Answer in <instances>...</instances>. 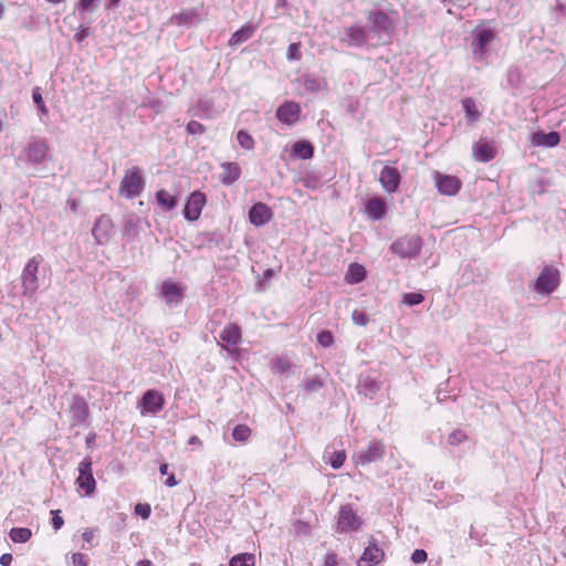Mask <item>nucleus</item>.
Segmentation results:
<instances>
[{
  "label": "nucleus",
  "mask_w": 566,
  "mask_h": 566,
  "mask_svg": "<svg viewBox=\"0 0 566 566\" xmlns=\"http://www.w3.org/2000/svg\"><path fill=\"white\" fill-rule=\"evenodd\" d=\"M145 189V178L138 167L127 169L119 185L118 193L126 199H133L142 195Z\"/></svg>",
  "instance_id": "1"
},
{
  "label": "nucleus",
  "mask_w": 566,
  "mask_h": 566,
  "mask_svg": "<svg viewBox=\"0 0 566 566\" xmlns=\"http://www.w3.org/2000/svg\"><path fill=\"white\" fill-rule=\"evenodd\" d=\"M422 241L418 235H405L395 240L390 250L402 259H412L418 256L421 251Z\"/></svg>",
  "instance_id": "2"
},
{
  "label": "nucleus",
  "mask_w": 566,
  "mask_h": 566,
  "mask_svg": "<svg viewBox=\"0 0 566 566\" xmlns=\"http://www.w3.org/2000/svg\"><path fill=\"white\" fill-rule=\"evenodd\" d=\"M385 455V443L380 440H371L368 444L357 450L353 460L357 465H367L380 461Z\"/></svg>",
  "instance_id": "3"
},
{
  "label": "nucleus",
  "mask_w": 566,
  "mask_h": 566,
  "mask_svg": "<svg viewBox=\"0 0 566 566\" xmlns=\"http://www.w3.org/2000/svg\"><path fill=\"white\" fill-rule=\"evenodd\" d=\"M559 285V271L553 265H545L534 283V290L542 295L553 293Z\"/></svg>",
  "instance_id": "4"
},
{
  "label": "nucleus",
  "mask_w": 566,
  "mask_h": 566,
  "mask_svg": "<svg viewBox=\"0 0 566 566\" xmlns=\"http://www.w3.org/2000/svg\"><path fill=\"white\" fill-rule=\"evenodd\" d=\"M363 524L361 517L350 504L340 506L337 517V533L356 532Z\"/></svg>",
  "instance_id": "5"
},
{
  "label": "nucleus",
  "mask_w": 566,
  "mask_h": 566,
  "mask_svg": "<svg viewBox=\"0 0 566 566\" xmlns=\"http://www.w3.org/2000/svg\"><path fill=\"white\" fill-rule=\"evenodd\" d=\"M186 287L181 283L166 280L161 283L159 289V296L164 300L167 306L177 307L182 303Z\"/></svg>",
  "instance_id": "6"
},
{
  "label": "nucleus",
  "mask_w": 566,
  "mask_h": 566,
  "mask_svg": "<svg viewBox=\"0 0 566 566\" xmlns=\"http://www.w3.org/2000/svg\"><path fill=\"white\" fill-rule=\"evenodd\" d=\"M40 265V258L33 256L31 258L28 263L25 264L21 281H22V287H23V294L32 295L35 293V291L39 289L38 283V270Z\"/></svg>",
  "instance_id": "7"
},
{
  "label": "nucleus",
  "mask_w": 566,
  "mask_h": 566,
  "mask_svg": "<svg viewBox=\"0 0 566 566\" xmlns=\"http://www.w3.org/2000/svg\"><path fill=\"white\" fill-rule=\"evenodd\" d=\"M367 20L370 23V31L381 35L390 36L394 29L391 19L387 13L381 10H371L367 14Z\"/></svg>",
  "instance_id": "8"
},
{
  "label": "nucleus",
  "mask_w": 566,
  "mask_h": 566,
  "mask_svg": "<svg viewBox=\"0 0 566 566\" xmlns=\"http://www.w3.org/2000/svg\"><path fill=\"white\" fill-rule=\"evenodd\" d=\"M165 406V398L163 394L155 389H149L144 392L143 397L138 402L140 413L143 416L147 413L156 415L163 410Z\"/></svg>",
  "instance_id": "9"
},
{
  "label": "nucleus",
  "mask_w": 566,
  "mask_h": 566,
  "mask_svg": "<svg viewBox=\"0 0 566 566\" xmlns=\"http://www.w3.org/2000/svg\"><path fill=\"white\" fill-rule=\"evenodd\" d=\"M77 470L78 476L76 479V483L85 491L86 495L93 494L96 489V481L92 472V459L90 457H85L78 463Z\"/></svg>",
  "instance_id": "10"
},
{
  "label": "nucleus",
  "mask_w": 566,
  "mask_h": 566,
  "mask_svg": "<svg viewBox=\"0 0 566 566\" xmlns=\"http://www.w3.org/2000/svg\"><path fill=\"white\" fill-rule=\"evenodd\" d=\"M339 41L350 48H363L368 43V34L364 27H345Z\"/></svg>",
  "instance_id": "11"
},
{
  "label": "nucleus",
  "mask_w": 566,
  "mask_h": 566,
  "mask_svg": "<svg viewBox=\"0 0 566 566\" xmlns=\"http://www.w3.org/2000/svg\"><path fill=\"white\" fill-rule=\"evenodd\" d=\"M70 423L72 427L83 426L86 423L90 410L88 405L83 397L75 396L72 398L70 409Z\"/></svg>",
  "instance_id": "12"
},
{
  "label": "nucleus",
  "mask_w": 566,
  "mask_h": 566,
  "mask_svg": "<svg viewBox=\"0 0 566 566\" xmlns=\"http://www.w3.org/2000/svg\"><path fill=\"white\" fill-rule=\"evenodd\" d=\"M434 185L441 195L454 196L460 191L462 182L455 176L436 172Z\"/></svg>",
  "instance_id": "13"
},
{
  "label": "nucleus",
  "mask_w": 566,
  "mask_h": 566,
  "mask_svg": "<svg viewBox=\"0 0 566 566\" xmlns=\"http://www.w3.org/2000/svg\"><path fill=\"white\" fill-rule=\"evenodd\" d=\"M206 205V197L200 191H193L184 208V217L188 221H197Z\"/></svg>",
  "instance_id": "14"
},
{
  "label": "nucleus",
  "mask_w": 566,
  "mask_h": 566,
  "mask_svg": "<svg viewBox=\"0 0 566 566\" xmlns=\"http://www.w3.org/2000/svg\"><path fill=\"white\" fill-rule=\"evenodd\" d=\"M276 118L289 126L298 122L301 116V106L296 102L286 101L276 109Z\"/></svg>",
  "instance_id": "15"
},
{
  "label": "nucleus",
  "mask_w": 566,
  "mask_h": 566,
  "mask_svg": "<svg viewBox=\"0 0 566 566\" xmlns=\"http://www.w3.org/2000/svg\"><path fill=\"white\" fill-rule=\"evenodd\" d=\"M379 182L387 193H394L400 186L401 175L397 168L385 166L379 174Z\"/></svg>",
  "instance_id": "16"
},
{
  "label": "nucleus",
  "mask_w": 566,
  "mask_h": 566,
  "mask_svg": "<svg viewBox=\"0 0 566 566\" xmlns=\"http://www.w3.org/2000/svg\"><path fill=\"white\" fill-rule=\"evenodd\" d=\"M113 234V222L112 219L102 214L92 229V235L94 237L97 244H105L109 241Z\"/></svg>",
  "instance_id": "17"
},
{
  "label": "nucleus",
  "mask_w": 566,
  "mask_h": 566,
  "mask_svg": "<svg viewBox=\"0 0 566 566\" xmlns=\"http://www.w3.org/2000/svg\"><path fill=\"white\" fill-rule=\"evenodd\" d=\"M48 150V144L42 139L29 143L25 149L28 161L34 166L42 165L46 159Z\"/></svg>",
  "instance_id": "18"
},
{
  "label": "nucleus",
  "mask_w": 566,
  "mask_h": 566,
  "mask_svg": "<svg viewBox=\"0 0 566 566\" xmlns=\"http://www.w3.org/2000/svg\"><path fill=\"white\" fill-rule=\"evenodd\" d=\"M384 556L385 554L382 548H380L376 541L371 538L357 564L358 566L378 565L384 559Z\"/></svg>",
  "instance_id": "19"
},
{
  "label": "nucleus",
  "mask_w": 566,
  "mask_h": 566,
  "mask_svg": "<svg viewBox=\"0 0 566 566\" xmlns=\"http://www.w3.org/2000/svg\"><path fill=\"white\" fill-rule=\"evenodd\" d=\"M273 212L270 207L263 202L254 203L249 210V220L255 227H262L270 222Z\"/></svg>",
  "instance_id": "20"
},
{
  "label": "nucleus",
  "mask_w": 566,
  "mask_h": 566,
  "mask_svg": "<svg viewBox=\"0 0 566 566\" xmlns=\"http://www.w3.org/2000/svg\"><path fill=\"white\" fill-rule=\"evenodd\" d=\"M356 388L359 395L374 399L380 390V381L369 374H360Z\"/></svg>",
  "instance_id": "21"
},
{
  "label": "nucleus",
  "mask_w": 566,
  "mask_h": 566,
  "mask_svg": "<svg viewBox=\"0 0 566 566\" xmlns=\"http://www.w3.org/2000/svg\"><path fill=\"white\" fill-rule=\"evenodd\" d=\"M495 34L491 29H475L473 31V53L482 55L485 48L494 40Z\"/></svg>",
  "instance_id": "22"
},
{
  "label": "nucleus",
  "mask_w": 566,
  "mask_h": 566,
  "mask_svg": "<svg viewBox=\"0 0 566 566\" xmlns=\"http://www.w3.org/2000/svg\"><path fill=\"white\" fill-rule=\"evenodd\" d=\"M301 83L304 90L308 93H318L323 91H327V81L324 77L316 76L314 74H304L301 77Z\"/></svg>",
  "instance_id": "23"
},
{
  "label": "nucleus",
  "mask_w": 566,
  "mask_h": 566,
  "mask_svg": "<svg viewBox=\"0 0 566 566\" xmlns=\"http://www.w3.org/2000/svg\"><path fill=\"white\" fill-rule=\"evenodd\" d=\"M560 142V135L558 132H536L532 135L531 143L537 147H555Z\"/></svg>",
  "instance_id": "24"
},
{
  "label": "nucleus",
  "mask_w": 566,
  "mask_h": 566,
  "mask_svg": "<svg viewBox=\"0 0 566 566\" xmlns=\"http://www.w3.org/2000/svg\"><path fill=\"white\" fill-rule=\"evenodd\" d=\"M220 339L227 344L223 346L229 350L228 346H237L241 342V328L237 324H228L220 333Z\"/></svg>",
  "instance_id": "25"
},
{
  "label": "nucleus",
  "mask_w": 566,
  "mask_h": 566,
  "mask_svg": "<svg viewBox=\"0 0 566 566\" xmlns=\"http://www.w3.org/2000/svg\"><path fill=\"white\" fill-rule=\"evenodd\" d=\"M472 150L474 158L481 163H489L495 157L492 145L486 142L480 140L475 143Z\"/></svg>",
  "instance_id": "26"
},
{
  "label": "nucleus",
  "mask_w": 566,
  "mask_h": 566,
  "mask_svg": "<svg viewBox=\"0 0 566 566\" xmlns=\"http://www.w3.org/2000/svg\"><path fill=\"white\" fill-rule=\"evenodd\" d=\"M256 30V27L251 23L243 24L239 30H237L229 40L230 46H238L241 43L251 39Z\"/></svg>",
  "instance_id": "27"
},
{
  "label": "nucleus",
  "mask_w": 566,
  "mask_h": 566,
  "mask_svg": "<svg viewBox=\"0 0 566 566\" xmlns=\"http://www.w3.org/2000/svg\"><path fill=\"white\" fill-rule=\"evenodd\" d=\"M366 213L371 220H381L386 214V203L381 198H373L366 205Z\"/></svg>",
  "instance_id": "28"
},
{
  "label": "nucleus",
  "mask_w": 566,
  "mask_h": 566,
  "mask_svg": "<svg viewBox=\"0 0 566 566\" xmlns=\"http://www.w3.org/2000/svg\"><path fill=\"white\" fill-rule=\"evenodd\" d=\"M142 219L136 213L125 216L123 234L128 238H135L139 233Z\"/></svg>",
  "instance_id": "29"
},
{
  "label": "nucleus",
  "mask_w": 566,
  "mask_h": 566,
  "mask_svg": "<svg viewBox=\"0 0 566 566\" xmlns=\"http://www.w3.org/2000/svg\"><path fill=\"white\" fill-rule=\"evenodd\" d=\"M223 172L221 176V182L223 185H232L237 181L241 175V169L237 163H223L221 165Z\"/></svg>",
  "instance_id": "30"
},
{
  "label": "nucleus",
  "mask_w": 566,
  "mask_h": 566,
  "mask_svg": "<svg viewBox=\"0 0 566 566\" xmlns=\"http://www.w3.org/2000/svg\"><path fill=\"white\" fill-rule=\"evenodd\" d=\"M156 201L164 212H168L176 208L177 198L170 195L167 190L160 189L155 195Z\"/></svg>",
  "instance_id": "31"
},
{
  "label": "nucleus",
  "mask_w": 566,
  "mask_h": 566,
  "mask_svg": "<svg viewBox=\"0 0 566 566\" xmlns=\"http://www.w3.org/2000/svg\"><path fill=\"white\" fill-rule=\"evenodd\" d=\"M292 154L300 159H310L314 156V147L307 140H298L292 145Z\"/></svg>",
  "instance_id": "32"
},
{
  "label": "nucleus",
  "mask_w": 566,
  "mask_h": 566,
  "mask_svg": "<svg viewBox=\"0 0 566 566\" xmlns=\"http://www.w3.org/2000/svg\"><path fill=\"white\" fill-rule=\"evenodd\" d=\"M462 108L465 114L468 122L475 123L481 117V112L478 108L475 101L471 97L462 99Z\"/></svg>",
  "instance_id": "33"
},
{
  "label": "nucleus",
  "mask_w": 566,
  "mask_h": 566,
  "mask_svg": "<svg viewBox=\"0 0 566 566\" xmlns=\"http://www.w3.org/2000/svg\"><path fill=\"white\" fill-rule=\"evenodd\" d=\"M99 2L101 0H78L75 10L82 19H85L86 14L93 13L98 8Z\"/></svg>",
  "instance_id": "34"
},
{
  "label": "nucleus",
  "mask_w": 566,
  "mask_h": 566,
  "mask_svg": "<svg viewBox=\"0 0 566 566\" xmlns=\"http://www.w3.org/2000/svg\"><path fill=\"white\" fill-rule=\"evenodd\" d=\"M32 536V532L28 527H13L9 533V537L13 543H27Z\"/></svg>",
  "instance_id": "35"
},
{
  "label": "nucleus",
  "mask_w": 566,
  "mask_h": 566,
  "mask_svg": "<svg viewBox=\"0 0 566 566\" xmlns=\"http://www.w3.org/2000/svg\"><path fill=\"white\" fill-rule=\"evenodd\" d=\"M366 276V270L363 265H359L357 263L350 264L348 273H347V280L350 283H359L361 282Z\"/></svg>",
  "instance_id": "36"
},
{
  "label": "nucleus",
  "mask_w": 566,
  "mask_h": 566,
  "mask_svg": "<svg viewBox=\"0 0 566 566\" xmlns=\"http://www.w3.org/2000/svg\"><path fill=\"white\" fill-rule=\"evenodd\" d=\"M229 566H254V555L249 553L238 554L230 559Z\"/></svg>",
  "instance_id": "37"
},
{
  "label": "nucleus",
  "mask_w": 566,
  "mask_h": 566,
  "mask_svg": "<svg viewBox=\"0 0 566 566\" xmlns=\"http://www.w3.org/2000/svg\"><path fill=\"white\" fill-rule=\"evenodd\" d=\"M237 140L239 145L245 149L251 150L254 148V139L253 137L245 130H239L237 134Z\"/></svg>",
  "instance_id": "38"
},
{
  "label": "nucleus",
  "mask_w": 566,
  "mask_h": 566,
  "mask_svg": "<svg viewBox=\"0 0 566 566\" xmlns=\"http://www.w3.org/2000/svg\"><path fill=\"white\" fill-rule=\"evenodd\" d=\"M251 429L245 424H238L232 430V437L235 441L244 442L249 439Z\"/></svg>",
  "instance_id": "39"
},
{
  "label": "nucleus",
  "mask_w": 566,
  "mask_h": 566,
  "mask_svg": "<svg viewBox=\"0 0 566 566\" xmlns=\"http://www.w3.org/2000/svg\"><path fill=\"white\" fill-rule=\"evenodd\" d=\"M32 99H33V103L38 107L39 113L41 115H48V108H46V106L44 104V101H43L40 87H34L33 88V91H32Z\"/></svg>",
  "instance_id": "40"
},
{
  "label": "nucleus",
  "mask_w": 566,
  "mask_h": 566,
  "mask_svg": "<svg viewBox=\"0 0 566 566\" xmlns=\"http://www.w3.org/2000/svg\"><path fill=\"white\" fill-rule=\"evenodd\" d=\"M286 59L290 62H292V61H300L302 59L301 43L300 42L291 43L287 46Z\"/></svg>",
  "instance_id": "41"
},
{
  "label": "nucleus",
  "mask_w": 566,
  "mask_h": 566,
  "mask_svg": "<svg viewBox=\"0 0 566 566\" xmlns=\"http://www.w3.org/2000/svg\"><path fill=\"white\" fill-rule=\"evenodd\" d=\"M468 439V436L462 430H453L448 437V443L450 446H459Z\"/></svg>",
  "instance_id": "42"
},
{
  "label": "nucleus",
  "mask_w": 566,
  "mask_h": 566,
  "mask_svg": "<svg viewBox=\"0 0 566 566\" xmlns=\"http://www.w3.org/2000/svg\"><path fill=\"white\" fill-rule=\"evenodd\" d=\"M303 387L307 392H316L323 388V381L318 377H313L305 380Z\"/></svg>",
  "instance_id": "43"
},
{
  "label": "nucleus",
  "mask_w": 566,
  "mask_h": 566,
  "mask_svg": "<svg viewBox=\"0 0 566 566\" xmlns=\"http://www.w3.org/2000/svg\"><path fill=\"white\" fill-rule=\"evenodd\" d=\"M317 342L321 346L327 348L331 347L334 343V336L329 331H321L317 334Z\"/></svg>",
  "instance_id": "44"
},
{
  "label": "nucleus",
  "mask_w": 566,
  "mask_h": 566,
  "mask_svg": "<svg viewBox=\"0 0 566 566\" xmlns=\"http://www.w3.org/2000/svg\"><path fill=\"white\" fill-rule=\"evenodd\" d=\"M346 459L345 451H335L329 458V464L333 469H339Z\"/></svg>",
  "instance_id": "45"
},
{
  "label": "nucleus",
  "mask_w": 566,
  "mask_h": 566,
  "mask_svg": "<svg viewBox=\"0 0 566 566\" xmlns=\"http://www.w3.org/2000/svg\"><path fill=\"white\" fill-rule=\"evenodd\" d=\"M423 298L424 297L421 293L411 292V293L403 294V303L409 306L420 304L423 301Z\"/></svg>",
  "instance_id": "46"
},
{
  "label": "nucleus",
  "mask_w": 566,
  "mask_h": 566,
  "mask_svg": "<svg viewBox=\"0 0 566 566\" xmlns=\"http://www.w3.org/2000/svg\"><path fill=\"white\" fill-rule=\"evenodd\" d=\"M205 130V126L197 120H190L187 125V132L190 135H201Z\"/></svg>",
  "instance_id": "47"
},
{
  "label": "nucleus",
  "mask_w": 566,
  "mask_h": 566,
  "mask_svg": "<svg viewBox=\"0 0 566 566\" xmlns=\"http://www.w3.org/2000/svg\"><path fill=\"white\" fill-rule=\"evenodd\" d=\"M428 558V554L424 549H415L411 554V560L415 564H423Z\"/></svg>",
  "instance_id": "48"
},
{
  "label": "nucleus",
  "mask_w": 566,
  "mask_h": 566,
  "mask_svg": "<svg viewBox=\"0 0 566 566\" xmlns=\"http://www.w3.org/2000/svg\"><path fill=\"white\" fill-rule=\"evenodd\" d=\"M354 324L358 326H365L368 323V316L364 312L354 311L352 314Z\"/></svg>",
  "instance_id": "49"
},
{
  "label": "nucleus",
  "mask_w": 566,
  "mask_h": 566,
  "mask_svg": "<svg viewBox=\"0 0 566 566\" xmlns=\"http://www.w3.org/2000/svg\"><path fill=\"white\" fill-rule=\"evenodd\" d=\"M135 513L143 518H148L151 513L150 505L146 504V503L145 504L139 503L135 506Z\"/></svg>",
  "instance_id": "50"
},
{
  "label": "nucleus",
  "mask_w": 566,
  "mask_h": 566,
  "mask_svg": "<svg viewBox=\"0 0 566 566\" xmlns=\"http://www.w3.org/2000/svg\"><path fill=\"white\" fill-rule=\"evenodd\" d=\"M60 512H61L60 510L51 511V514H52L51 523H52V527L55 531H59L64 524V520L60 516Z\"/></svg>",
  "instance_id": "51"
},
{
  "label": "nucleus",
  "mask_w": 566,
  "mask_h": 566,
  "mask_svg": "<svg viewBox=\"0 0 566 566\" xmlns=\"http://www.w3.org/2000/svg\"><path fill=\"white\" fill-rule=\"evenodd\" d=\"M90 35V28L81 25L78 28V31L74 34V40L76 42H82L84 39H86Z\"/></svg>",
  "instance_id": "52"
},
{
  "label": "nucleus",
  "mask_w": 566,
  "mask_h": 566,
  "mask_svg": "<svg viewBox=\"0 0 566 566\" xmlns=\"http://www.w3.org/2000/svg\"><path fill=\"white\" fill-rule=\"evenodd\" d=\"M72 564L73 566H87L85 555L82 553L72 554Z\"/></svg>",
  "instance_id": "53"
},
{
  "label": "nucleus",
  "mask_w": 566,
  "mask_h": 566,
  "mask_svg": "<svg viewBox=\"0 0 566 566\" xmlns=\"http://www.w3.org/2000/svg\"><path fill=\"white\" fill-rule=\"evenodd\" d=\"M172 19H174V21L177 24H184V23H187L190 20V14H188V13H180V14L174 15Z\"/></svg>",
  "instance_id": "54"
},
{
  "label": "nucleus",
  "mask_w": 566,
  "mask_h": 566,
  "mask_svg": "<svg viewBox=\"0 0 566 566\" xmlns=\"http://www.w3.org/2000/svg\"><path fill=\"white\" fill-rule=\"evenodd\" d=\"M11 562H12V555L11 554L4 553V554L1 555V557H0V565H2V566H10Z\"/></svg>",
  "instance_id": "55"
},
{
  "label": "nucleus",
  "mask_w": 566,
  "mask_h": 566,
  "mask_svg": "<svg viewBox=\"0 0 566 566\" xmlns=\"http://www.w3.org/2000/svg\"><path fill=\"white\" fill-rule=\"evenodd\" d=\"M276 366H277V368H279V370H280L281 373H284L285 370H287V369H289L290 364H289V361H287V360H285V359H283V358H280V359H277V360H276Z\"/></svg>",
  "instance_id": "56"
},
{
  "label": "nucleus",
  "mask_w": 566,
  "mask_h": 566,
  "mask_svg": "<svg viewBox=\"0 0 566 566\" xmlns=\"http://www.w3.org/2000/svg\"><path fill=\"white\" fill-rule=\"evenodd\" d=\"M324 566H337L336 556L333 554H329L325 557Z\"/></svg>",
  "instance_id": "57"
},
{
  "label": "nucleus",
  "mask_w": 566,
  "mask_h": 566,
  "mask_svg": "<svg viewBox=\"0 0 566 566\" xmlns=\"http://www.w3.org/2000/svg\"><path fill=\"white\" fill-rule=\"evenodd\" d=\"M274 272L272 269H268L263 272L262 280L260 282V285H262L264 282H268L273 276Z\"/></svg>",
  "instance_id": "58"
},
{
  "label": "nucleus",
  "mask_w": 566,
  "mask_h": 566,
  "mask_svg": "<svg viewBox=\"0 0 566 566\" xmlns=\"http://www.w3.org/2000/svg\"><path fill=\"white\" fill-rule=\"evenodd\" d=\"M165 484L169 488L176 486L178 484V481L176 480L175 475L171 474L167 478Z\"/></svg>",
  "instance_id": "59"
},
{
  "label": "nucleus",
  "mask_w": 566,
  "mask_h": 566,
  "mask_svg": "<svg viewBox=\"0 0 566 566\" xmlns=\"http://www.w3.org/2000/svg\"><path fill=\"white\" fill-rule=\"evenodd\" d=\"M188 444L189 446H201V440L197 436H191L188 439Z\"/></svg>",
  "instance_id": "60"
},
{
  "label": "nucleus",
  "mask_w": 566,
  "mask_h": 566,
  "mask_svg": "<svg viewBox=\"0 0 566 566\" xmlns=\"http://www.w3.org/2000/svg\"><path fill=\"white\" fill-rule=\"evenodd\" d=\"M122 0H108L107 4H106V9L108 10H112V9H115L119 6Z\"/></svg>",
  "instance_id": "61"
},
{
  "label": "nucleus",
  "mask_w": 566,
  "mask_h": 566,
  "mask_svg": "<svg viewBox=\"0 0 566 566\" xmlns=\"http://www.w3.org/2000/svg\"><path fill=\"white\" fill-rule=\"evenodd\" d=\"M135 566H155L151 560L149 559H142L138 560Z\"/></svg>",
  "instance_id": "62"
},
{
  "label": "nucleus",
  "mask_w": 566,
  "mask_h": 566,
  "mask_svg": "<svg viewBox=\"0 0 566 566\" xmlns=\"http://www.w3.org/2000/svg\"><path fill=\"white\" fill-rule=\"evenodd\" d=\"M159 472L161 475H166L168 473V464L167 463H161L160 467H159Z\"/></svg>",
  "instance_id": "63"
},
{
  "label": "nucleus",
  "mask_w": 566,
  "mask_h": 566,
  "mask_svg": "<svg viewBox=\"0 0 566 566\" xmlns=\"http://www.w3.org/2000/svg\"><path fill=\"white\" fill-rule=\"evenodd\" d=\"M92 536H93L92 532L85 531V532L83 533V538H84L86 542H90V541H91V538H92Z\"/></svg>",
  "instance_id": "64"
}]
</instances>
